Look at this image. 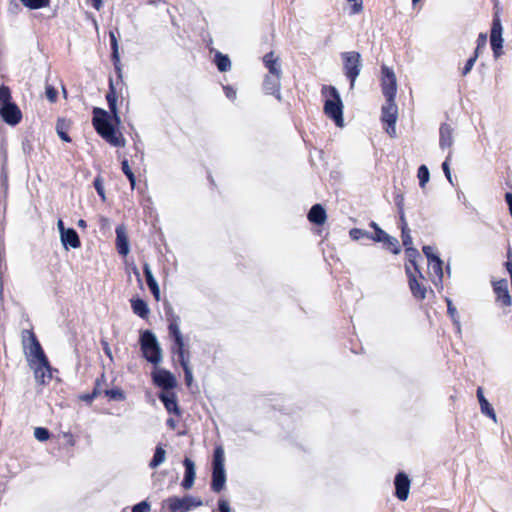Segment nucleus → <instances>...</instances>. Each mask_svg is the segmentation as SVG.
I'll return each mask as SVG.
<instances>
[{"instance_id": "f257e3e1", "label": "nucleus", "mask_w": 512, "mask_h": 512, "mask_svg": "<svg viewBox=\"0 0 512 512\" xmlns=\"http://www.w3.org/2000/svg\"><path fill=\"white\" fill-rule=\"evenodd\" d=\"M92 123L97 133L112 146L123 147L125 145V139L121 134L117 135L111 122V116L107 111L102 108H94Z\"/></svg>"}, {"instance_id": "f03ea898", "label": "nucleus", "mask_w": 512, "mask_h": 512, "mask_svg": "<svg viewBox=\"0 0 512 512\" xmlns=\"http://www.w3.org/2000/svg\"><path fill=\"white\" fill-rule=\"evenodd\" d=\"M322 95L326 98L324 113L332 119L338 127L343 126V102L338 90L334 86L324 85L321 89Z\"/></svg>"}, {"instance_id": "7ed1b4c3", "label": "nucleus", "mask_w": 512, "mask_h": 512, "mask_svg": "<svg viewBox=\"0 0 512 512\" xmlns=\"http://www.w3.org/2000/svg\"><path fill=\"white\" fill-rule=\"evenodd\" d=\"M0 116L8 125L15 126L22 119L19 107L12 102L11 91L8 86H0Z\"/></svg>"}, {"instance_id": "20e7f679", "label": "nucleus", "mask_w": 512, "mask_h": 512, "mask_svg": "<svg viewBox=\"0 0 512 512\" xmlns=\"http://www.w3.org/2000/svg\"><path fill=\"white\" fill-rule=\"evenodd\" d=\"M140 346L144 358L157 365L162 361V349L155 334L150 330H145L140 334Z\"/></svg>"}, {"instance_id": "39448f33", "label": "nucleus", "mask_w": 512, "mask_h": 512, "mask_svg": "<svg viewBox=\"0 0 512 512\" xmlns=\"http://www.w3.org/2000/svg\"><path fill=\"white\" fill-rule=\"evenodd\" d=\"M22 346L28 364L36 361L44 362L47 358L32 330H24L22 332Z\"/></svg>"}, {"instance_id": "423d86ee", "label": "nucleus", "mask_w": 512, "mask_h": 512, "mask_svg": "<svg viewBox=\"0 0 512 512\" xmlns=\"http://www.w3.org/2000/svg\"><path fill=\"white\" fill-rule=\"evenodd\" d=\"M341 56L344 62L345 75L350 81V88L353 89L361 71V55L352 51L344 52Z\"/></svg>"}, {"instance_id": "0eeeda50", "label": "nucleus", "mask_w": 512, "mask_h": 512, "mask_svg": "<svg viewBox=\"0 0 512 512\" xmlns=\"http://www.w3.org/2000/svg\"><path fill=\"white\" fill-rule=\"evenodd\" d=\"M166 502L170 512H188L192 508L203 505V502L199 498L190 495H186L182 498L176 496L170 497Z\"/></svg>"}, {"instance_id": "6e6552de", "label": "nucleus", "mask_w": 512, "mask_h": 512, "mask_svg": "<svg viewBox=\"0 0 512 512\" xmlns=\"http://www.w3.org/2000/svg\"><path fill=\"white\" fill-rule=\"evenodd\" d=\"M398 118V107L395 100H386L385 105L382 106V121L387 125L386 132L390 137L396 136V122Z\"/></svg>"}, {"instance_id": "1a4fd4ad", "label": "nucleus", "mask_w": 512, "mask_h": 512, "mask_svg": "<svg viewBox=\"0 0 512 512\" xmlns=\"http://www.w3.org/2000/svg\"><path fill=\"white\" fill-rule=\"evenodd\" d=\"M169 335L173 338L174 347L173 352L178 355V357H182L185 355V344L182 333L180 331V317L177 315H172L169 318Z\"/></svg>"}, {"instance_id": "9d476101", "label": "nucleus", "mask_w": 512, "mask_h": 512, "mask_svg": "<svg viewBox=\"0 0 512 512\" xmlns=\"http://www.w3.org/2000/svg\"><path fill=\"white\" fill-rule=\"evenodd\" d=\"M382 79H381V87L382 93L385 96L386 100L391 101L395 100L397 93V81L396 76L393 70L386 65H383L382 68Z\"/></svg>"}, {"instance_id": "9b49d317", "label": "nucleus", "mask_w": 512, "mask_h": 512, "mask_svg": "<svg viewBox=\"0 0 512 512\" xmlns=\"http://www.w3.org/2000/svg\"><path fill=\"white\" fill-rule=\"evenodd\" d=\"M405 270L408 277V284L412 295L418 300L425 299L427 289L426 286L424 285V277L420 278L419 274L415 271L412 272L411 268L408 265L405 266Z\"/></svg>"}, {"instance_id": "f8f14e48", "label": "nucleus", "mask_w": 512, "mask_h": 512, "mask_svg": "<svg viewBox=\"0 0 512 512\" xmlns=\"http://www.w3.org/2000/svg\"><path fill=\"white\" fill-rule=\"evenodd\" d=\"M29 366L33 369L35 379L38 383L44 385L47 381L51 380L52 373L48 358H46L44 362L36 361L34 363H30Z\"/></svg>"}, {"instance_id": "ddd939ff", "label": "nucleus", "mask_w": 512, "mask_h": 512, "mask_svg": "<svg viewBox=\"0 0 512 512\" xmlns=\"http://www.w3.org/2000/svg\"><path fill=\"white\" fill-rule=\"evenodd\" d=\"M394 484H395L396 497L401 501H405L409 496V490H410L409 477L405 473L399 472L395 477Z\"/></svg>"}, {"instance_id": "4468645a", "label": "nucleus", "mask_w": 512, "mask_h": 512, "mask_svg": "<svg viewBox=\"0 0 512 512\" xmlns=\"http://www.w3.org/2000/svg\"><path fill=\"white\" fill-rule=\"evenodd\" d=\"M153 380L157 386L168 391L177 385L175 377L167 370H159L154 373Z\"/></svg>"}, {"instance_id": "2eb2a0df", "label": "nucleus", "mask_w": 512, "mask_h": 512, "mask_svg": "<svg viewBox=\"0 0 512 512\" xmlns=\"http://www.w3.org/2000/svg\"><path fill=\"white\" fill-rule=\"evenodd\" d=\"M281 78L282 76L280 75H266L263 81L265 93L276 96L278 100H281Z\"/></svg>"}, {"instance_id": "dca6fc26", "label": "nucleus", "mask_w": 512, "mask_h": 512, "mask_svg": "<svg viewBox=\"0 0 512 512\" xmlns=\"http://www.w3.org/2000/svg\"><path fill=\"white\" fill-rule=\"evenodd\" d=\"M494 292L497 296V301L504 306H510L512 303L511 296L508 291V284L505 279L496 281L494 283Z\"/></svg>"}, {"instance_id": "f3484780", "label": "nucleus", "mask_w": 512, "mask_h": 512, "mask_svg": "<svg viewBox=\"0 0 512 512\" xmlns=\"http://www.w3.org/2000/svg\"><path fill=\"white\" fill-rule=\"evenodd\" d=\"M116 246L118 253L122 256H126L129 251V240L126 233V228L124 225H119L116 227Z\"/></svg>"}, {"instance_id": "a211bd4d", "label": "nucleus", "mask_w": 512, "mask_h": 512, "mask_svg": "<svg viewBox=\"0 0 512 512\" xmlns=\"http://www.w3.org/2000/svg\"><path fill=\"white\" fill-rule=\"evenodd\" d=\"M185 467V475L182 481V487L186 490L192 488L196 477L195 463L190 458H185L183 461Z\"/></svg>"}, {"instance_id": "6ab92c4d", "label": "nucleus", "mask_w": 512, "mask_h": 512, "mask_svg": "<svg viewBox=\"0 0 512 512\" xmlns=\"http://www.w3.org/2000/svg\"><path fill=\"white\" fill-rule=\"evenodd\" d=\"M454 143L453 128L443 123L439 129V146L441 149L451 148Z\"/></svg>"}, {"instance_id": "aec40b11", "label": "nucleus", "mask_w": 512, "mask_h": 512, "mask_svg": "<svg viewBox=\"0 0 512 512\" xmlns=\"http://www.w3.org/2000/svg\"><path fill=\"white\" fill-rule=\"evenodd\" d=\"M264 66L268 69L267 75L282 76V69L279 57H275L274 52H269L263 57Z\"/></svg>"}, {"instance_id": "412c9836", "label": "nucleus", "mask_w": 512, "mask_h": 512, "mask_svg": "<svg viewBox=\"0 0 512 512\" xmlns=\"http://www.w3.org/2000/svg\"><path fill=\"white\" fill-rule=\"evenodd\" d=\"M159 399L164 404L169 413L179 414V407L177 404V397L175 393L167 391L159 394Z\"/></svg>"}, {"instance_id": "4be33fe9", "label": "nucleus", "mask_w": 512, "mask_h": 512, "mask_svg": "<svg viewBox=\"0 0 512 512\" xmlns=\"http://www.w3.org/2000/svg\"><path fill=\"white\" fill-rule=\"evenodd\" d=\"M60 238L63 246L66 249H68V247L76 249L81 246L79 236L73 228H68L67 231L62 233Z\"/></svg>"}, {"instance_id": "5701e85b", "label": "nucleus", "mask_w": 512, "mask_h": 512, "mask_svg": "<svg viewBox=\"0 0 512 512\" xmlns=\"http://www.w3.org/2000/svg\"><path fill=\"white\" fill-rule=\"evenodd\" d=\"M326 217V211L321 204L313 205L308 213L309 221L316 225L324 224Z\"/></svg>"}, {"instance_id": "b1692460", "label": "nucleus", "mask_w": 512, "mask_h": 512, "mask_svg": "<svg viewBox=\"0 0 512 512\" xmlns=\"http://www.w3.org/2000/svg\"><path fill=\"white\" fill-rule=\"evenodd\" d=\"M110 35V44L112 49V61L114 64L115 71L119 77L122 76V68L120 63V54H119V45L116 38V34H109Z\"/></svg>"}, {"instance_id": "393cba45", "label": "nucleus", "mask_w": 512, "mask_h": 512, "mask_svg": "<svg viewBox=\"0 0 512 512\" xmlns=\"http://www.w3.org/2000/svg\"><path fill=\"white\" fill-rule=\"evenodd\" d=\"M477 398L480 404L481 412L491 418L494 422H497V416L490 403L484 397L483 390L481 387L477 389Z\"/></svg>"}, {"instance_id": "a878e982", "label": "nucleus", "mask_w": 512, "mask_h": 512, "mask_svg": "<svg viewBox=\"0 0 512 512\" xmlns=\"http://www.w3.org/2000/svg\"><path fill=\"white\" fill-rule=\"evenodd\" d=\"M226 474L225 469L212 470L211 488L214 492L219 493L225 486Z\"/></svg>"}, {"instance_id": "bb28decb", "label": "nucleus", "mask_w": 512, "mask_h": 512, "mask_svg": "<svg viewBox=\"0 0 512 512\" xmlns=\"http://www.w3.org/2000/svg\"><path fill=\"white\" fill-rule=\"evenodd\" d=\"M131 307H132L133 312L143 319L147 318V316L150 312L147 303L140 298L132 299Z\"/></svg>"}, {"instance_id": "cd10ccee", "label": "nucleus", "mask_w": 512, "mask_h": 512, "mask_svg": "<svg viewBox=\"0 0 512 512\" xmlns=\"http://www.w3.org/2000/svg\"><path fill=\"white\" fill-rule=\"evenodd\" d=\"M106 99L110 108L111 113L113 114V119L116 123L120 122V118L117 112V96L113 87V84L110 83V90L106 95Z\"/></svg>"}, {"instance_id": "c85d7f7f", "label": "nucleus", "mask_w": 512, "mask_h": 512, "mask_svg": "<svg viewBox=\"0 0 512 512\" xmlns=\"http://www.w3.org/2000/svg\"><path fill=\"white\" fill-rule=\"evenodd\" d=\"M428 267L431 274L435 276L439 282H442L443 261L440 258H433V261L428 262Z\"/></svg>"}, {"instance_id": "c756f323", "label": "nucleus", "mask_w": 512, "mask_h": 512, "mask_svg": "<svg viewBox=\"0 0 512 512\" xmlns=\"http://www.w3.org/2000/svg\"><path fill=\"white\" fill-rule=\"evenodd\" d=\"M166 459V451L162 448V446L158 445L155 449L154 456L149 463V467L151 469H155L164 463Z\"/></svg>"}, {"instance_id": "7c9ffc66", "label": "nucleus", "mask_w": 512, "mask_h": 512, "mask_svg": "<svg viewBox=\"0 0 512 512\" xmlns=\"http://www.w3.org/2000/svg\"><path fill=\"white\" fill-rule=\"evenodd\" d=\"M503 42L502 34H490V44L496 58L502 54Z\"/></svg>"}, {"instance_id": "2f4dec72", "label": "nucleus", "mask_w": 512, "mask_h": 512, "mask_svg": "<svg viewBox=\"0 0 512 512\" xmlns=\"http://www.w3.org/2000/svg\"><path fill=\"white\" fill-rule=\"evenodd\" d=\"M215 64L221 72H226L231 68V62L228 56L223 55L220 52L215 54Z\"/></svg>"}, {"instance_id": "473e14b6", "label": "nucleus", "mask_w": 512, "mask_h": 512, "mask_svg": "<svg viewBox=\"0 0 512 512\" xmlns=\"http://www.w3.org/2000/svg\"><path fill=\"white\" fill-rule=\"evenodd\" d=\"M446 303H447V313L452 318L453 324L456 326L457 331L460 333L461 326H460L459 315H458L457 309L453 305L452 301L449 298H446Z\"/></svg>"}, {"instance_id": "72a5a7b5", "label": "nucleus", "mask_w": 512, "mask_h": 512, "mask_svg": "<svg viewBox=\"0 0 512 512\" xmlns=\"http://www.w3.org/2000/svg\"><path fill=\"white\" fill-rule=\"evenodd\" d=\"M68 128V123L65 119H58L56 124V131L58 136L65 142H71V138L67 134L66 130Z\"/></svg>"}, {"instance_id": "f704fd0d", "label": "nucleus", "mask_w": 512, "mask_h": 512, "mask_svg": "<svg viewBox=\"0 0 512 512\" xmlns=\"http://www.w3.org/2000/svg\"><path fill=\"white\" fill-rule=\"evenodd\" d=\"M224 451L222 447H217L213 456V469H224Z\"/></svg>"}, {"instance_id": "c9c22d12", "label": "nucleus", "mask_w": 512, "mask_h": 512, "mask_svg": "<svg viewBox=\"0 0 512 512\" xmlns=\"http://www.w3.org/2000/svg\"><path fill=\"white\" fill-rule=\"evenodd\" d=\"M417 177L419 179V185L424 188L430 179V172L426 165H421L418 168Z\"/></svg>"}, {"instance_id": "e433bc0d", "label": "nucleus", "mask_w": 512, "mask_h": 512, "mask_svg": "<svg viewBox=\"0 0 512 512\" xmlns=\"http://www.w3.org/2000/svg\"><path fill=\"white\" fill-rule=\"evenodd\" d=\"M406 255L409 259V262L413 265L415 272H417L419 274L420 278H423V275H422L421 271L419 270L418 265L415 262V258L419 256L417 249H415L413 247L406 248Z\"/></svg>"}, {"instance_id": "4c0bfd02", "label": "nucleus", "mask_w": 512, "mask_h": 512, "mask_svg": "<svg viewBox=\"0 0 512 512\" xmlns=\"http://www.w3.org/2000/svg\"><path fill=\"white\" fill-rule=\"evenodd\" d=\"M121 168H122V171L123 173L126 175V177L128 178L129 182H130V185H131V188L134 189L135 188V185H136V178H135V175L134 173L132 172V170L130 169V166L128 164V160L124 159L121 163Z\"/></svg>"}, {"instance_id": "58836bf2", "label": "nucleus", "mask_w": 512, "mask_h": 512, "mask_svg": "<svg viewBox=\"0 0 512 512\" xmlns=\"http://www.w3.org/2000/svg\"><path fill=\"white\" fill-rule=\"evenodd\" d=\"M179 361L184 370L186 384L190 385L192 382L193 376H192V371L188 364V360L185 358V355H183L182 357H179Z\"/></svg>"}, {"instance_id": "ea45409f", "label": "nucleus", "mask_w": 512, "mask_h": 512, "mask_svg": "<svg viewBox=\"0 0 512 512\" xmlns=\"http://www.w3.org/2000/svg\"><path fill=\"white\" fill-rule=\"evenodd\" d=\"M385 246L392 251L393 254H399L401 249L399 246V242L395 237L390 235L387 236L385 241L383 242Z\"/></svg>"}, {"instance_id": "a19ab883", "label": "nucleus", "mask_w": 512, "mask_h": 512, "mask_svg": "<svg viewBox=\"0 0 512 512\" xmlns=\"http://www.w3.org/2000/svg\"><path fill=\"white\" fill-rule=\"evenodd\" d=\"M21 2L30 9L43 8L49 4V0H21Z\"/></svg>"}, {"instance_id": "79ce46f5", "label": "nucleus", "mask_w": 512, "mask_h": 512, "mask_svg": "<svg viewBox=\"0 0 512 512\" xmlns=\"http://www.w3.org/2000/svg\"><path fill=\"white\" fill-rule=\"evenodd\" d=\"M105 395L115 401H123L125 399V395L121 389H106L104 391Z\"/></svg>"}, {"instance_id": "37998d69", "label": "nucleus", "mask_w": 512, "mask_h": 512, "mask_svg": "<svg viewBox=\"0 0 512 512\" xmlns=\"http://www.w3.org/2000/svg\"><path fill=\"white\" fill-rule=\"evenodd\" d=\"M34 437L41 442H44L49 439L50 432L47 428L37 427L34 429Z\"/></svg>"}, {"instance_id": "c03bdc74", "label": "nucleus", "mask_w": 512, "mask_h": 512, "mask_svg": "<svg viewBox=\"0 0 512 512\" xmlns=\"http://www.w3.org/2000/svg\"><path fill=\"white\" fill-rule=\"evenodd\" d=\"M143 271H144L146 282H147V285H148L149 288L154 286V285H156V284H158L156 279L154 278V276L152 274L150 265L148 263L144 264Z\"/></svg>"}, {"instance_id": "a18cd8bd", "label": "nucleus", "mask_w": 512, "mask_h": 512, "mask_svg": "<svg viewBox=\"0 0 512 512\" xmlns=\"http://www.w3.org/2000/svg\"><path fill=\"white\" fill-rule=\"evenodd\" d=\"M387 236L388 234L381 228H377V230L374 231V233L368 234V238L375 242H384Z\"/></svg>"}, {"instance_id": "49530a36", "label": "nucleus", "mask_w": 512, "mask_h": 512, "mask_svg": "<svg viewBox=\"0 0 512 512\" xmlns=\"http://www.w3.org/2000/svg\"><path fill=\"white\" fill-rule=\"evenodd\" d=\"M402 243L405 248L411 247L412 245V237L410 235V230L408 228V225H405V227H402Z\"/></svg>"}, {"instance_id": "de8ad7c7", "label": "nucleus", "mask_w": 512, "mask_h": 512, "mask_svg": "<svg viewBox=\"0 0 512 512\" xmlns=\"http://www.w3.org/2000/svg\"><path fill=\"white\" fill-rule=\"evenodd\" d=\"M451 157H452V150L449 151V153L446 157V160L442 163V170L450 183H452V177H451V172H450V167H449V161L451 160Z\"/></svg>"}, {"instance_id": "09e8293b", "label": "nucleus", "mask_w": 512, "mask_h": 512, "mask_svg": "<svg viewBox=\"0 0 512 512\" xmlns=\"http://www.w3.org/2000/svg\"><path fill=\"white\" fill-rule=\"evenodd\" d=\"M94 188L96 189L98 195L101 197L103 201L106 200L103 181L100 177H96L93 182Z\"/></svg>"}, {"instance_id": "8fccbe9b", "label": "nucleus", "mask_w": 512, "mask_h": 512, "mask_svg": "<svg viewBox=\"0 0 512 512\" xmlns=\"http://www.w3.org/2000/svg\"><path fill=\"white\" fill-rule=\"evenodd\" d=\"M350 5V13L357 14L363 9V0H347Z\"/></svg>"}, {"instance_id": "3c124183", "label": "nucleus", "mask_w": 512, "mask_h": 512, "mask_svg": "<svg viewBox=\"0 0 512 512\" xmlns=\"http://www.w3.org/2000/svg\"><path fill=\"white\" fill-rule=\"evenodd\" d=\"M477 57H478L477 53H474V55L467 60L465 66L462 70L463 76H466L471 71V69L473 68V66L476 62Z\"/></svg>"}, {"instance_id": "603ef678", "label": "nucleus", "mask_w": 512, "mask_h": 512, "mask_svg": "<svg viewBox=\"0 0 512 512\" xmlns=\"http://www.w3.org/2000/svg\"><path fill=\"white\" fill-rule=\"evenodd\" d=\"M349 234H350V237L353 240H359L362 237H367L368 238L369 232H367L365 230H362V229L354 228V229L350 230Z\"/></svg>"}, {"instance_id": "864d4df0", "label": "nucleus", "mask_w": 512, "mask_h": 512, "mask_svg": "<svg viewBox=\"0 0 512 512\" xmlns=\"http://www.w3.org/2000/svg\"><path fill=\"white\" fill-rule=\"evenodd\" d=\"M57 90L53 86H46L45 95L50 102H55L57 99Z\"/></svg>"}, {"instance_id": "5fc2aeb1", "label": "nucleus", "mask_w": 512, "mask_h": 512, "mask_svg": "<svg viewBox=\"0 0 512 512\" xmlns=\"http://www.w3.org/2000/svg\"><path fill=\"white\" fill-rule=\"evenodd\" d=\"M486 43H487V34H479V37L477 39V47H476L474 53H477V55H479L480 50L486 46Z\"/></svg>"}, {"instance_id": "6e6d98bb", "label": "nucleus", "mask_w": 512, "mask_h": 512, "mask_svg": "<svg viewBox=\"0 0 512 512\" xmlns=\"http://www.w3.org/2000/svg\"><path fill=\"white\" fill-rule=\"evenodd\" d=\"M150 506L147 502L142 501L133 506L132 512H149Z\"/></svg>"}, {"instance_id": "4d7b16f0", "label": "nucleus", "mask_w": 512, "mask_h": 512, "mask_svg": "<svg viewBox=\"0 0 512 512\" xmlns=\"http://www.w3.org/2000/svg\"><path fill=\"white\" fill-rule=\"evenodd\" d=\"M422 250L427 257L428 262L433 261V258H439V256L434 253V249L431 246H424Z\"/></svg>"}, {"instance_id": "13d9d810", "label": "nucleus", "mask_w": 512, "mask_h": 512, "mask_svg": "<svg viewBox=\"0 0 512 512\" xmlns=\"http://www.w3.org/2000/svg\"><path fill=\"white\" fill-rule=\"evenodd\" d=\"M218 509L219 512H231L229 503L226 500H219Z\"/></svg>"}, {"instance_id": "bf43d9fd", "label": "nucleus", "mask_w": 512, "mask_h": 512, "mask_svg": "<svg viewBox=\"0 0 512 512\" xmlns=\"http://www.w3.org/2000/svg\"><path fill=\"white\" fill-rule=\"evenodd\" d=\"M224 92L227 98L234 100L236 98V91L230 86H224Z\"/></svg>"}, {"instance_id": "052dcab7", "label": "nucleus", "mask_w": 512, "mask_h": 512, "mask_svg": "<svg viewBox=\"0 0 512 512\" xmlns=\"http://www.w3.org/2000/svg\"><path fill=\"white\" fill-rule=\"evenodd\" d=\"M100 386H101L100 380L97 379L96 383H95V388H94L93 392L90 394L89 399H94L101 393Z\"/></svg>"}, {"instance_id": "680f3d73", "label": "nucleus", "mask_w": 512, "mask_h": 512, "mask_svg": "<svg viewBox=\"0 0 512 512\" xmlns=\"http://www.w3.org/2000/svg\"><path fill=\"white\" fill-rule=\"evenodd\" d=\"M490 32H502V26L499 19L493 21Z\"/></svg>"}, {"instance_id": "e2e57ef3", "label": "nucleus", "mask_w": 512, "mask_h": 512, "mask_svg": "<svg viewBox=\"0 0 512 512\" xmlns=\"http://www.w3.org/2000/svg\"><path fill=\"white\" fill-rule=\"evenodd\" d=\"M505 200H506V203H507V205H508L510 215H511V217H512V193L507 192V193L505 194Z\"/></svg>"}, {"instance_id": "0e129e2a", "label": "nucleus", "mask_w": 512, "mask_h": 512, "mask_svg": "<svg viewBox=\"0 0 512 512\" xmlns=\"http://www.w3.org/2000/svg\"><path fill=\"white\" fill-rule=\"evenodd\" d=\"M149 289H150L151 293L153 294V296L155 297V299L159 300L160 299V289H159L158 284L150 287Z\"/></svg>"}, {"instance_id": "69168bd1", "label": "nucleus", "mask_w": 512, "mask_h": 512, "mask_svg": "<svg viewBox=\"0 0 512 512\" xmlns=\"http://www.w3.org/2000/svg\"><path fill=\"white\" fill-rule=\"evenodd\" d=\"M22 149L25 154L30 153V151L32 150V145L29 140H24L22 142Z\"/></svg>"}, {"instance_id": "338daca9", "label": "nucleus", "mask_w": 512, "mask_h": 512, "mask_svg": "<svg viewBox=\"0 0 512 512\" xmlns=\"http://www.w3.org/2000/svg\"><path fill=\"white\" fill-rule=\"evenodd\" d=\"M102 344H103V350H104L105 354H106L110 359H112V352H111V349H110V347H109L108 343H107V342H105V341H103V342H102Z\"/></svg>"}, {"instance_id": "774afa93", "label": "nucleus", "mask_w": 512, "mask_h": 512, "mask_svg": "<svg viewBox=\"0 0 512 512\" xmlns=\"http://www.w3.org/2000/svg\"><path fill=\"white\" fill-rule=\"evenodd\" d=\"M57 227H58V230L60 232V236L62 235V233H64L68 229V228L64 227V223H63V221L61 219L58 220Z\"/></svg>"}]
</instances>
